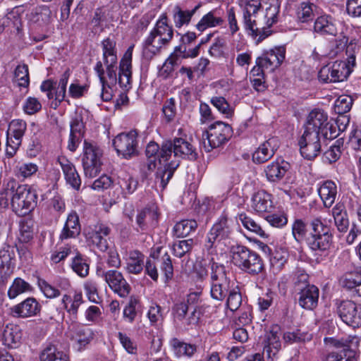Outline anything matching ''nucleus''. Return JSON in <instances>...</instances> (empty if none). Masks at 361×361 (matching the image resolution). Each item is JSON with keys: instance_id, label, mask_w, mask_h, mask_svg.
I'll list each match as a JSON object with an SVG mask.
<instances>
[{"instance_id": "obj_36", "label": "nucleus", "mask_w": 361, "mask_h": 361, "mask_svg": "<svg viewBox=\"0 0 361 361\" xmlns=\"http://www.w3.org/2000/svg\"><path fill=\"white\" fill-rule=\"evenodd\" d=\"M335 226L340 232H346L349 226L348 214L343 204H337L332 209Z\"/></svg>"}, {"instance_id": "obj_16", "label": "nucleus", "mask_w": 361, "mask_h": 361, "mask_svg": "<svg viewBox=\"0 0 361 361\" xmlns=\"http://www.w3.org/2000/svg\"><path fill=\"white\" fill-rule=\"evenodd\" d=\"M69 333L73 347L77 351L83 350L94 336L91 328L82 324H71Z\"/></svg>"}, {"instance_id": "obj_63", "label": "nucleus", "mask_w": 361, "mask_h": 361, "mask_svg": "<svg viewBox=\"0 0 361 361\" xmlns=\"http://www.w3.org/2000/svg\"><path fill=\"white\" fill-rule=\"evenodd\" d=\"M313 8H315V6L313 4L306 2L302 3L298 8L297 13L298 20L302 23H305L312 20L314 16Z\"/></svg>"}, {"instance_id": "obj_3", "label": "nucleus", "mask_w": 361, "mask_h": 361, "mask_svg": "<svg viewBox=\"0 0 361 361\" xmlns=\"http://www.w3.org/2000/svg\"><path fill=\"white\" fill-rule=\"evenodd\" d=\"M230 255L233 264L245 273L255 276L264 269V263L260 255L245 245L231 246Z\"/></svg>"}, {"instance_id": "obj_50", "label": "nucleus", "mask_w": 361, "mask_h": 361, "mask_svg": "<svg viewBox=\"0 0 361 361\" xmlns=\"http://www.w3.org/2000/svg\"><path fill=\"white\" fill-rule=\"evenodd\" d=\"M238 220L241 222L243 226L248 231L261 236L266 235L265 232L255 220L248 216L246 214L242 213L238 215Z\"/></svg>"}, {"instance_id": "obj_4", "label": "nucleus", "mask_w": 361, "mask_h": 361, "mask_svg": "<svg viewBox=\"0 0 361 361\" xmlns=\"http://www.w3.org/2000/svg\"><path fill=\"white\" fill-rule=\"evenodd\" d=\"M11 187V207L19 216H25L32 212L37 205V195L30 186L19 185L16 181L8 182Z\"/></svg>"}, {"instance_id": "obj_51", "label": "nucleus", "mask_w": 361, "mask_h": 361, "mask_svg": "<svg viewBox=\"0 0 361 361\" xmlns=\"http://www.w3.org/2000/svg\"><path fill=\"white\" fill-rule=\"evenodd\" d=\"M326 361H356L355 352L352 349L343 348L338 352L329 353Z\"/></svg>"}, {"instance_id": "obj_29", "label": "nucleus", "mask_w": 361, "mask_h": 361, "mask_svg": "<svg viewBox=\"0 0 361 361\" xmlns=\"http://www.w3.org/2000/svg\"><path fill=\"white\" fill-rule=\"evenodd\" d=\"M23 332L20 327L14 324H7L2 334V341L10 348H16L21 343Z\"/></svg>"}, {"instance_id": "obj_55", "label": "nucleus", "mask_w": 361, "mask_h": 361, "mask_svg": "<svg viewBox=\"0 0 361 361\" xmlns=\"http://www.w3.org/2000/svg\"><path fill=\"white\" fill-rule=\"evenodd\" d=\"M343 145V141L342 139L336 140L329 149L325 152L324 158L330 164L336 161L341 157Z\"/></svg>"}, {"instance_id": "obj_5", "label": "nucleus", "mask_w": 361, "mask_h": 361, "mask_svg": "<svg viewBox=\"0 0 361 361\" xmlns=\"http://www.w3.org/2000/svg\"><path fill=\"white\" fill-rule=\"evenodd\" d=\"M233 130L230 125L221 121L211 124L202 133V143L204 150L210 152L214 148L226 144L232 137Z\"/></svg>"}, {"instance_id": "obj_13", "label": "nucleus", "mask_w": 361, "mask_h": 361, "mask_svg": "<svg viewBox=\"0 0 361 361\" xmlns=\"http://www.w3.org/2000/svg\"><path fill=\"white\" fill-rule=\"evenodd\" d=\"M298 145L302 157L307 160H312L321 152L320 135L316 131L305 130L298 140Z\"/></svg>"}, {"instance_id": "obj_2", "label": "nucleus", "mask_w": 361, "mask_h": 361, "mask_svg": "<svg viewBox=\"0 0 361 361\" xmlns=\"http://www.w3.org/2000/svg\"><path fill=\"white\" fill-rule=\"evenodd\" d=\"M197 153L193 146L183 138H175L173 142L168 140L163 142L159 161H168L164 168H160L156 173L155 183L164 189L169 180L173 175L175 170L178 167L181 157L189 160H195Z\"/></svg>"}, {"instance_id": "obj_49", "label": "nucleus", "mask_w": 361, "mask_h": 361, "mask_svg": "<svg viewBox=\"0 0 361 361\" xmlns=\"http://www.w3.org/2000/svg\"><path fill=\"white\" fill-rule=\"evenodd\" d=\"M70 71L67 69L61 76L59 81L58 86H54V99L59 102H61L65 97L66 92V86L70 77Z\"/></svg>"}, {"instance_id": "obj_11", "label": "nucleus", "mask_w": 361, "mask_h": 361, "mask_svg": "<svg viewBox=\"0 0 361 361\" xmlns=\"http://www.w3.org/2000/svg\"><path fill=\"white\" fill-rule=\"evenodd\" d=\"M137 135L138 133L135 130L118 135L113 140V145L117 153L126 159L137 154Z\"/></svg>"}, {"instance_id": "obj_22", "label": "nucleus", "mask_w": 361, "mask_h": 361, "mask_svg": "<svg viewBox=\"0 0 361 361\" xmlns=\"http://www.w3.org/2000/svg\"><path fill=\"white\" fill-rule=\"evenodd\" d=\"M40 310L41 305L32 297L26 298L11 309V314L14 317L23 319L36 316Z\"/></svg>"}, {"instance_id": "obj_44", "label": "nucleus", "mask_w": 361, "mask_h": 361, "mask_svg": "<svg viewBox=\"0 0 361 361\" xmlns=\"http://www.w3.org/2000/svg\"><path fill=\"white\" fill-rule=\"evenodd\" d=\"M197 227V223L193 219H185L176 224L173 232L178 238H184L194 232Z\"/></svg>"}, {"instance_id": "obj_52", "label": "nucleus", "mask_w": 361, "mask_h": 361, "mask_svg": "<svg viewBox=\"0 0 361 361\" xmlns=\"http://www.w3.org/2000/svg\"><path fill=\"white\" fill-rule=\"evenodd\" d=\"M210 102L211 104L226 118H229L233 115V110L224 97L214 96L211 98Z\"/></svg>"}, {"instance_id": "obj_12", "label": "nucleus", "mask_w": 361, "mask_h": 361, "mask_svg": "<svg viewBox=\"0 0 361 361\" xmlns=\"http://www.w3.org/2000/svg\"><path fill=\"white\" fill-rule=\"evenodd\" d=\"M97 275L102 278L109 288L120 297L125 298L129 294L130 286L121 272L115 269L104 271L97 269Z\"/></svg>"}, {"instance_id": "obj_61", "label": "nucleus", "mask_w": 361, "mask_h": 361, "mask_svg": "<svg viewBox=\"0 0 361 361\" xmlns=\"http://www.w3.org/2000/svg\"><path fill=\"white\" fill-rule=\"evenodd\" d=\"M192 245V239L182 240L174 243L173 245V255L177 257H182L191 250Z\"/></svg>"}, {"instance_id": "obj_64", "label": "nucleus", "mask_w": 361, "mask_h": 361, "mask_svg": "<svg viewBox=\"0 0 361 361\" xmlns=\"http://www.w3.org/2000/svg\"><path fill=\"white\" fill-rule=\"evenodd\" d=\"M37 286L47 298H55L60 295L59 290L50 285L44 279L38 278Z\"/></svg>"}, {"instance_id": "obj_53", "label": "nucleus", "mask_w": 361, "mask_h": 361, "mask_svg": "<svg viewBox=\"0 0 361 361\" xmlns=\"http://www.w3.org/2000/svg\"><path fill=\"white\" fill-rule=\"evenodd\" d=\"M147 317L152 326H157L161 324L164 318L161 307L156 302H152L147 311Z\"/></svg>"}, {"instance_id": "obj_48", "label": "nucleus", "mask_w": 361, "mask_h": 361, "mask_svg": "<svg viewBox=\"0 0 361 361\" xmlns=\"http://www.w3.org/2000/svg\"><path fill=\"white\" fill-rule=\"evenodd\" d=\"M31 290V286L27 282L20 278H16L8 288V296L10 299H14L18 295Z\"/></svg>"}, {"instance_id": "obj_14", "label": "nucleus", "mask_w": 361, "mask_h": 361, "mask_svg": "<svg viewBox=\"0 0 361 361\" xmlns=\"http://www.w3.org/2000/svg\"><path fill=\"white\" fill-rule=\"evenodd\" d=\"M286 57V49L283 46L264 50L256 59V64L265 68L266 71L273 72L278 68Z\"/></svg>"}, {"instance_id": "obj_46", "label": "nucleus", "mask_w": 361, "mask_h": 361, "mask_svg": "<svg viewBox=\"0 0 361 361\" xmlns=\"http://www.w3.org/2000/svg\"><path fill=\"white\" fill-rule=\"evenodd\" d=\"M82 303V295L81 293H75L73 298L68 295H64L62 298V304L66 311L72 314H76L80 305Z\"/></svg>"}, {"instance_id": "obj_24", "label": "nucleus", "mask_w": 361, "mask_h": 361, "mask_svg": "<svg viewBox=\"0 0 361 361\" xmlns=\"http://www.w3.org/2000/svg\"><path fill=\"white\" fill-rule=\"evenodd\" d=\"M279 147L277 137H271L262 143L252 154V160L256 164H262L270 159Z\"/></svg>"}, {"instance_id": "obj_8", "label": "nucleus", "mask_w": 361, "mask_h": 361, "mask_svg": "<svg viewBox=\"0 0 361 361\" xmlns=\"http://www.w3.org/2000/svg\"><path fill=\"white\" fill-rule=\"evenodd\" d=\"M231 224L232 220L224 214L213 225L207 235L204 243V248L209 253L216 252V248L221 241L229 237L231 233Z\"/></svg>"}, {"instance_id": "obj_10", "label": "nucleus", "mask_w": 361, "mask_h": 361, "mask_svg": "<svg viewBox=\"0 0 361 361\" xmlns=\"http://www.w3.org/2000/svg\"><path fill=\"white\" fill-rule=\"evenodd\" d=\"M106 66V72L109 81H107L104 77V70L101 61H97L94 71L99 78L102 85L101 98L104 102L110 101L113 97L112 86L116 83V70L117 63H104Z\"/></svg>"}, {"instance_id": "obj_9", "label": "nucleus", "mask_w": 361, "mask_h": 361, "mask_svg": "<svg viewBox=\"0 0 361 361\" xmlns=\"http://www.w3.org/2000/svg\"><path fill=\"white\" fill-rule=\"evenodd\" d=\"M353 67L343 61H336L332 64L323 66L318 73L319 79L323 82H339L348 78Z\"/></svg>"}, {"instance_id": "obj_38", "label": "nucleus", "mask_w": 361, "mask_h": 361, "mask_svg": "<svg viewBox=\"0 0 361 361\" xmlns=\"http://www.w3.org/2000/svg\"><path fill=\"white\" fill-rule=\"evenodd\" d=\"M223 22V18L216 16L215 11H212L202 17L200 21L196 24L195 27L198 31L202 32L208 28L221 25Z\"/></svg>"}, {"instance_id": "obj_20", "label": "nucleus", "mask_w": 361, "mask_h": 361, "mask_svg": "<svg viewBox=\"0 0 361 361\" xmlns=\"http://www.w3.org/2000/svg\"><path fill=\"white\" fill-rule=\"evenodd\" d=\"M328 115L323 110L314 109L307 116L305 130L316 131L319 135H326V126L328 125Z\"/></svg>"}, {"instance_id": "obj_42", "label": "nucleus", "mask_w": 361, "mask_h": 361, "mask_svg": "<svg viewBox=\"0 0 361 361\" xmlns=\"http://www.w3.org/2000/svg\"><path fill=\"white\" fill-rule=\"evenodd\" d=\"M71 268L81 278H85L89 274L90 265L87 263V259L79 252L72 258Z\"/></svg>"}, {"instance_id": "obj_62", "label": "nucleus", "mask_w": 361, "mask_h": 361, "mask_svg": "<svg viewBox=\"0 0 361 361\" xmlns=\"http://www.w3.org/2000/svg\"><path fill=\"white\" fill-rule=\"evenodd\" d=\"M353 105V99L348 95L340 96L335 102L334 109L338 114L348 112Z\"/></svg>"}, {"instance_id": "obj_58", "label": "nucleus", "mask_w": 361, "mask_h": 361, "mask_svg": "<svg viewBox=\"0 0 361 361\" xmlns=\"http://www.w3.org/2000/svg\"><path fill=\"white\" fill-rule=\"evenodd\" d=\"M26 129L27 123L25 121L15 119L10 123L7 134L22 140Z\"/></svg>"}, {"instance_id": "obj_57", "label": "nucleus", "mask_w": 361, "mask_h": 361, "mask_svg": "<svg viewBox=\"0 0 361 361\" xmlns=\"http://www.w3.org/2000/svg\"><path fill=\"white\" fill-rule=\"evenodd\" d=\"M242 304V296L238 286L233 287L228 292L226 306L231 311L237 310Z\"/></svg>"}, {"instance_id": "obj_32", "label": "nucleus", "mask_w": 361, "mask_h": 361, "mask_svg": "<svg viewBox=\"0 0 361 361\" xmlns=\"http://www.w3.org/2000/svg\"><path fill=\"white\" fill-rule=\"evenodd\" d=\"M319 195L324 207H330L335 202L337 195V186L332 180H325L319 184Z\"/></svg>"}, {"instance_id": "obj_27", "label": "nucleus", "mask_w": 361, "mask_h": 361, "mask_svg": "<svg viewBox=\"0 0 361 361\" xmlns=\"http://www.w3.org/2000/svg\"><path fill=\"white\" fill-rule=\"evenodd\" d=\"M145 255L137 250L126 252L123 259L126 263V271L132 274H140L144 269Z\"/></svg>"}, {"instance_id": "obj_18", "label": "nucleus", "mask_w": 361, "mask_h": 361, "mask_svg": "<svg viewBox=\"0 0 361 361\" xmlns=\"http://www.w3.org/2000/svg\"><path fill=\"white\" fill-rule=\"evenodd\" d=\"M290 167L288 161L279 157L265 166L264 173L268 182L276 184L285 178Z\"/></svg>"}, {"instance_id": "obj_41", "label": "nucleus", "mask_w": 361, "mask_h": 361, "mask_svg": "<svg viewBox=\"0 0 361 361\" xmlns=\"http://www.w3.org/2000/svg\"><path fill=\"white\" fill-rule=\"evenodd\" d=\"M281 335L280 328L278 326H273L269 331L267 336L268 344L266 346V351L269 357L271 353L274 355L281 348Z\"/></svg>"}, {"instance_id": "obj_19", "label": "nucleus", "mask_w": 361, "mask_h": 361, "mask_svg": "<svg viewBox=\"0 0 361 361\" xmlns=\"http://www.w3.org/2000/svg\"><path fill=\"white\" fill-rule=\"evenodd\" d=\"M134 45L130 46L121 60L118 72V84L124 91L131 88L132 55Z\"/></svg>"}, {"instance_id": "obj_25", "label": "nucleus", "mask_w": 361, "mask_h": 361, "mask_svg": "<svg viewBox=\"0 0 361 361\" xmlns=\"http://www.w3.org/2000/svg\"><path fill=\"white\" fill-rule=\"evenodd\" d=\"M57 161L61 166L66 183L72 188L78 190L82 181L74 164L63 156L59 157Z\"/></svg>"}, {"instance_id": "obj_34", "label": "nucleus", "mask_w": 361, "mask_h": 361, "mask_svg": "<svg viewBox=\"0 0 361 361\" xmlns=\"http://www.w3.org/2000/svg\"><path fill=\"white\" fill-rule=\"evenodd\" d=\"M160 152L161 148L154 142H150L146 147V155L148 158L147 168L149 171H153L157 166V164L159 166L157 167V171L160 168L164 169L166 163L168 161H161L160 163Z\"/></svg>"}, {"instance_id": "obj_56", "label": "nucleus", "mask_w": 361, "mask_h": 361, "mask_svg": "<svg viewBox=\"0 0 361 361\" xmlns=\"http://www.w3.org/2000/svg\"><path fill=\"white\" fill-rule=\"evenodd\" d=\"M19 240L22 243H27L32 238L33 228L32 221L30 219H24L20 221L19 225Z\"/></svg>"}, {"instance_id": "obj_28", "label": "nucleus", "mask_w": 361, "mask_h": 361, "mask_svg": "<svg viewBox=\"0 0 361 361\" xmlns=\"http://www.w3.org/2000/svg\"><path fill=\"white\" fill-rule=\"evenodd\" d=\"M158 222V212L155 206L146 207L140 210L136 216L138 230L147 231L154 227Z\"/></svg>"}, {"instance_id": "obj_7", "label": "nucleus", "mask_w": 361, "mask_h": 361, "mask_svg": "<svg viewBox=\"0 0 361 361\" xmlns=\"http://www.w3.org/2000/svg\"><path fill=\"white\" fill-rule=\"evenodd\" d=\"M102 156L103 151L96 143L85 140L82 164L86 177L92 178L99 173Z\"/></svg>"}, {"instance_id": "obj_30", "label": "nucleus", "mask_w": 361, "mask_h": 361, "mask_svg": "<svg viewBox=\"0 0 361 361\" xmlns=\"http://www.w3.org/2000/svg\"><path fill=\"white\" fill-rule=\"evenodd\" d=\"M251 207L258 213L269 212L273 208L271 195L264 190H258L251 198Z\"/></svg>"}, {"instance_id": "obj_45", "label": "nucleus", "mask_w": 361, "mask_h": 361, "mask_svg": "<svg viewBox=\"0 0 361 361\" xmlns=\"http://www.w3.org/2000/svg\"><path fill=\"white\" fill-rule=\"evenodd\" d=\"M41 361H68V357L63 352L59 350L56 346L49 345L40 355Z\"/></svg>"}, {"instance_id": "obj_17", "label": "nucleus", "mask_w": 361, "mask_h": 361, "mask_svg": "<svg viewBox=\"0 0 361 361\" xmlns=\"http://www.w3.org/2000/svg\"><path fill=\"white\" fill-rule=\"evenodd\" d=\"M336 305L337 314L344 323L354 327L361 326V305L351 300H343Z\"/></svg>"}, {"instance_id": "obj_23", "label": "nucleus", "mask_w": 361, "mask_h": 361, "mask_svg": "<svg viewBox=\"0 0 361 361\" xmlns=\"http://www.w3.org/2000/svg\"><path fill=\"white\" fill-rule=\"evenodd\" d=\"M171 41L166 37H162L153 32H149V35L143 42V55L147 59H152L154 56L160 52L161 49L167 47Z\"/></svg>"}, {"instance_id": "obj_40", "label": "nucleus", "mask_w": 361, "mask_h": 361, "mask_svg": "<svg viewBox=\"0 0 361 361\" xmlns=\"http://www.w3.org/2000/svg\"><path fill=\"white\" fill-rule=\"evenodd\" d=\"M232 288L230 279L211 282V296L215 300H222Z\"/></svg>"}, {"instance_id": "obj_43", "label": "nucleus", "mask_w": 361, "mask_h": 361, "mask_svg": "<svg viewBox=\"0 0 361 361\" xmlns=\"http://www.w3.org/2000/svg\"><path fill=\"white\" fill-rule=\"evenodd\" d=\"M102 48L104 63H117L116 42L110 38L104 39L102 42Z\"/></svg>"}, {"instance_id": "obj_26", "label": "nucleus", "mask_w": 361, "mask_h": 361, "mask_svg": "<svg viewBox=\"0 0 361 361\" xmlns=\"http://www.w3.org/2000/svg\"><path fill=\"white\" fill-rule=\"evenodd\" d=\"M298 303L299 305L306 310H313L317 306L319 299V289L317 286H306L299 288Z\"/></svg>"}, {"instance_id": "obj_60", "label": "nucleus", "mask_w": 361, "mask_h": 361, "mask_svg": "<svg viewBox=\"0 0 361 361\" xmlns=\"http://www.w3.org/2000/svg\"><path fill=\"white\" fill-rule=\"evenodd\" d=\"M14 261V254L8 250H0V270L4 271L6 274L11 272L12 262Z\"/></svg>"}, {"instance_id": "obj_47", "label": "nucleus", "mask_w": 361, "mask_h": 361, "mask_svg": "<svg viewBox=\"0 0 361 361\" xmlns=\"http://www.w3.org/2000/svg\"><path fill=\"white\" fill-rule=\"evenodd\" d=\"M361 281V273L354 271L343 274L339 279V285L346 289L352 290Z\"/></svg>"}, {"instance_id": "obj_31", "label": "nucleus", "mask_w": 361, "mask_h": 361, "mask_svg": "<svg viewBox=\"0 0 361 361\" xmlns=\"http://www.w3.org/2000/svg\"><path fill=\"white\" fill-rule=\"evenodd\" d=\"M338 23L330 16L324 15L318 17L314 25V32L322 35L336 36L338 33Z\"/></svg>"}, {"instance_id": "obj_6", "label": "nucleus", "mask_w": 361, "mask_h": 361, "mask_svg": "<svg viewBox=\"0 0 361 361\" xmlns=\"http://www.w3.org/2000/svg\"><path fill=\"white\" fill-rule=\"evenodd\" d=\"M311 231L307 240L308 247L313 251H326L329 249L332 235L330 228L319 218L312 220Z\"/></svg>"}, {"instance_id": "obj_1", "label": "nucleus", "mask_w": 361, "mask_h": 361, "mask_svg": "<svg viewBox=\"0 0 361 361\" xmlns=\"http://www.w3.org/2000/svg\"><path fill=\"white\" fill-rule=\"evenodd\" d=\"M243 10V24L246 33L257 44L270 36L271 27L278 21L279 0H239Z\"/></svg>"}, {"instance_id": "obj_37", "label": "nucleus", "mask_w": 361, "mask_h": 361, "mask_svg": "<svg viewBox=\"0 0 361 361\" xmlns=\"http://www.w3.org/2000/svg\"><path fill=\"white\" fill-rule=\"evenodd\" d=\"M151 32L157 34L160 37H166L169 41L173 37V28L169 24V20L165 13H162L156 22Z\"/></svg>"}, {"instance_id": "obj_15", "label": "nucleus", "mask_w": 361, "mask_h": 361, "mask_svg": "<svg viewBox=\"0 0 361 361\" xmlns=\"http://www.w3.org/2000/svg\"><path fill=\"white\" fill-rule=\"evenodd\" d=\"M286 57V49L283 46L264 50L256 59V64L265 68L266 71L273 72L278 68Z\"/></svg>"}, {"instance_id": "obj_33", "label": "nucleus", "mask_w": 361, "mask_h": 361, "mask_svg": "<svg viewBox=\"0 0 361 361\" xmlns=\"http://www.w3.org/2000/svg\"><path fill=\"white\" fill-rule=\"evenodd\" d=\"M80 232V226L78 216L75 212H72L68 214L59 238L61 240L75 238Z\"/></svg>"}, {"instance_id": "obj_21", "label": "nucleus", "mask_w": 361, "mask_h": 361, "mask_svg": "<svg viewBox=\"0 0 361 361\" xmlns=\"http://www.w3.org/2000/svg\"><path fill=\"white\" fill-rule=\"evenodd\" d=\"M111 229L106 225L100 224L95 225L94 228L86 235L87 240L102 252H105L109 247L107 236Z\"/></svg>"}, {"instance_id": "obj_35", "label": "nucleus", "mask_w": 361, "mask_h": 361, "mask_svg": "<svg viewBox=\"0 0 361 361\" xmlns=\"http://www.w3.org/2000/svg\"><path fill=\"white\" fill-rule=\"evenodd\" d=\"M200 5H197L193 9L190 11L183 10L179 6H176L173 9V20L175 27L180 28L183 25H188L192 17L199 9Z\"/></svg>"}, {"instance_id": "obj_59", "label": "nucleus", "mask_w": 361, "mask_h": 361, "mask_svg": "<svg viewBox=\"0 0 361 361\" xmlns=\"http://www.w3.org/2000/svg\"><path fill=\"white\" fill-rule=\"evenodd\" d=\"M14 77L18 86L27 87L30 84L28 66L26 64L18 65L15 69Z\"/></svg>"}, {"instance_id": "obj_54", "label": "nucleus", "mask_w": 361, "mask_h": 361, "mask_svg": "<svg viewBox=\"0 0 361 361\" xmlns=\"http://www.w3.org/2000/svg\"><path fill=\"white\" fill-rule=\"evenodd\" d=\"M208 266L211 270V282L219 281H223L224 280L229 279L226 276V267L223 264L212 260L209 262Z\"/></svg>"}, {"instance_id": "obj_39", "label": "nucleus", "mask_w": 361, "mask_h": 361, "mask_svg": "<svg viewBox=\"0 0 361 361\" xmlns=\"http://www.w3.org/2000/svg\"><path fill=\"white\" fill-rule=\"evenodd\" d=\"M171 345L176 356L178 357H190L196 352V346L195 345L185 343L178 338H173L171 341Z\"/></svg>"}]
</instances>
